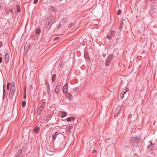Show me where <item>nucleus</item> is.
Wrapping results in <instances>:
<instances>
[{
  "label": "nucleus",
  "instance_id": "16",
  "mask_svg": "<svg viewBox=\"0 0 157 157\" xmlns=\"http://www.w3.org/2000/svg\"><path fill=\"white\" fill-rule=\"evenodd\" d=\"M45 80V85L47 87L48 90H49V85L48 83Z\"/></svg>",
  "mask_w": 157,
  "mask_h": 157
},
{
  "label": "nucleus",
  "instance_id": "44",
  "mask_svg": "<svg viewBox=\"0 0 157 157\" xmlns=\"http://www.w3.org/2000/svg\"><path fill=\"white\" fill-rule=\"evenodd\" d=\"M15 157H20L19 155H17Z\"/></svg>",
  "mask_w": 157,
  "mask_h": 157
},
{
  "label": "nucleus",
  "instance_id": "34",
  "mask_svg": "<svg viewBox=\"0 0 157 157\" xmlns=\"http://www.w3.org/2000/svg\"><path fill=\"white\" fill-rule=\"evenodd\" d=\"M38 1V0H34L33 3L34 4H36Z\"/></svg>",
  "mask_w": 157,
  "mask_h": 157
},
{
  "label": "nucleus",
  "instance_id": "41",
  "mask_svg": "<svg viewBox=\"0 0 157 157\" xmlns=\"http://www.w3.org/2000/svg\"><path fill=\"white\" fill-rule=\"evenodd\" d=\"M120 113V110H119V111L117 112V116L118 115V114H119Z\"/></svg>",
  "mask_w": 157,
  "mask_h": 157
},
{
  "label": "nucleus",
  "instance_id": "4",
  "mask_svg": "<svg viewBox=\"0 0 157 157\" xmlns=\"http://www.w3.org/2000/svg\"><path fill=\"white\" fill-rule=\"evenodd\" d=\"M52 24L49 21H48L46 22V25H45L46 29H49L51 27Z\"/></svg>",
  "mask_w": 157,
  "mask_h": 157
},
{
  "label": "nucleus",
  "instance_id": "7",
  "mask_svg": "<svg viewBox=\"0 0 157 157\" xmlns=\"http://www.w3.org/2000/svg\"><path fill=\"white\" fill-rule=\"evenodd\" d=\"M149 142L150 144L148 146V147L150 149L152 150L155 144L152 143L151 141H149Z\"/></svg>",
  "mask_w": 157,
  "mask_h": 157
},
{
  "label": "nucleus",
  "instance_id": "2",
  "mask_svg": "<svg viewBox=\"0 0 157 157\" xmlns=\"http://www.w3.org/2000/svg\"><path fill=\"white\" fill-rule=\"evenodd\" d=\"M113 54L110 55L108 56L107 59H106L105 63V66L107 67L109 66L111 60L113 59Z\"/></svg>",
  "mask_w": 157,
  "mask_h": 157
},
{
  "label": "nucleus",
  "instance_id": "5",
  "mask_svg": "<svg viewBox=\"0 0 157 157\" xmlns=\"http://www.w3.org/2000/svg\"><path fill=\"white\" fill-rule=\"evenodd\" d=\"M68 84L66 83L64 85L63 87V92L64 93L66 94L67 93V90Z\"/></svg>",
  "mask_w": 157,
  "mask_h": 157
},
{
  "label": "nucleus",
  "instance_id": "35",
  "mask_svg": "<svg viewBox=\"0 0 157 157\" xmlns=\"http://www.w3.org/2000/svg\"><path fill=\"white\" fill-rule=\"evenodd\" d=\"M9 12L11 13H12L13 12V9L12 8H10V10H9Z\"/></svg>",
  "mask_w": 157,
  "mask_h": 157
},
{
  "label": "nucleus",
  "instance_id": "3",
  "mask_svg": "<svg viewBox=\"0 0 157 157\" xmlns=\"http://www.w3.org/2000/svg\"><path fill=\"white\" fill-rule=\"evenodd\" d=\"M45 102H43L40 106L38 108V113L39 114H40L41 113L42 110L43 109L45 106Z\"/></svg>",
  "mask_w": 157,
  "mask_h": 157
},
{
  "label": "nucleus",
  "instance_id": "13",
  "mask_svg": "<svg viewBox=\"0 0 157 157\" xmlns=\"http://www.w3.org/2000/svg\"><path fill=\"white\" fill-rule=\"evenodd\" d=\"M128 91V88L125 87L124 89L122 90V93H123L124 94H125Z\"/></svg>",
  "mask_w": 157,
  "mask_h": 157
},
{
  "label": "nucleus",
  "instance_id": "22",
  "mask_svg": "<svg viewBox=\"0 0 157 157\" xmlns=\"http://www.w3.org/2000/svg\"><path fill=\"white\" fill-rule=\"evenodd\" d=\"M15 87H14V86H13L12 87H11L10 90V91L12 92H15Z\"/></svg>",
  "mask_w": 157,
  "mask_h": 157
},
{
  "label": "nucleus",
  "instance_id": "25",
  "mask_svg": "<svg viewBox=\"0 0 157 157\" xmlns=\"http://www.w3.org/2000/svg\"><path fill=\"white\" fill-rule=\"evenodd\" d=\"M123 23H121L120 25L119 29H122L123 28Z\"/></svg>",
  "mask_w": 157,
  "mask_h": 157
},
{
  "label": "nucleus",
  "instance_id": "31",
  "mask_svg": "<svg viewBox=\"0 0 157 157\" xmlns=\"http://www.w3.org/2000/svg\"><path fill=\"white\" fill-rule=\"evenodd\" d=\"M59 39H60V38L59 37H56L54 38V40H59Z\"/></svg>",
  "mask_w": 157,
  "mask_h": 157
},
{
  "label": "nucleus",
  "instance_id": "27",
  "mask_svg": "<svg viewBox=\"0 0 157 157\" xmlns=\"http://www.w3.org/2000/svg\"><path fill=\"white\" fill-rule=\"evenodd\" d=\"M121 13V10H118L117 11V14L118 15H120Z\"/></svg>",
  "mask_w": 157,
  "mask_h": 157
},
{
  "label": "nucleus",
  "instance_id": "15",
  "mask_svg": "<svg viewBox=\"0 0 157 157\" xmlns=\"http://www.w3.org/2000/svg\"><path fill=\"white\" fill-rule=\"evenodd\" d=\"M115 33V32L114 30H112L111 31L109 36L111 37H113L114 36Z\"/></svg>",
  "mask_w": 157,
  "mask_h": 157
},
{
  "label": "nucleus",
  "instance_id": "36",
  "mask_svg": "<svg viewBox=\"0 0 157 157\" xmlns=\"http://www.w3.org/2000/svg\"><path fill=\"white\" fill-rule=\"evenodd\" d=\"M2 42L0 41V48L2 46Z\"/></svg>",
  "mask_w": 157,
  "mask_h": 157
},
{
  "label": "nucleus",
  "instance_id": "8",
  "mask_svg": "<svg viewBox=\"0 0 157 157\" xmlns=\"http://www.w3.org/2000/svg\"><path fill=\"white\" fill-rule=\"evenodd\" d=\"M14 93L15 92L10 91L9 95V97L10 99L12 100L13 99Z\"/></svg>",
  "mask_w": 157,
  "mask_h": 157
},
{
  "label": "nucleus",
  "instance_id": "9",
  "mask_svg": "<svg viewBox=\"0 0 157 157\" xmlns=\"http://www.w3.org/2000/svg\"><path fill=\"white\" fill-rule=\"evenodd\" d=\"M39 130V128L38 126H36L34 129V132L35 134L38 133Z\"/></svg>",
  "mask_w": 157,
  "mask_h": 157
},
{
  "label": "nucleus",
  "instance_id": "39",
  "mask_svg": "<svg viewBox=\"0 0 157 157\" xmlns=\"http://www.w3.org/2000/svg\"><path fill=\"white\" fill-rule=\"evenodd\" d=\"M26 94H25L24 95V98L25 99H26Z\"/></svg>",
  "mask_w": 157,
  "mask_h": 157
},
{
  "label": "nucleus",
  "instance_id": "43",
  "mask_svg": "<svg viewBox=\"0 0 157 157\" xmlns=\"http://www.w3.org/2000/svg\"><path fill=\"white\" fill-rule=\"evenodd\" d=\"M48 94H49V93H50V90H48V91L47 92Z\"/></svg>",
  "mask_w": 157,
  "mask_h": 157
},
{
  "label": "nucleus",
  "instance_id": "23",
  "mask_svg": "<svg viewBox=\"0 0 157 157\" xmlns=\"http://www.w3.org/2000/svg\"><path fill=\"white\" fill-rule=\"evenodd\" d=\"M56 75L55 74H54L52 77V82H54L56 79Z\"/></svg>",
  "mask_w": 157,
  "mask_h": 157
},
{
  "label": "nucleus",
  "instance_id": "29",
  "mask_svg": "<svg viewBox=\"0 0 157 157\" xmlns=\"http://www.w3.org/2000/svg\"><path fill=\"white\" fill-rule=\"evenodd\" d=\"M73 25V23H71L68 25V27L69 28H71L72 26Z\"/></svg>",
  "mask_w": 157,
  "mask_h": 157
},
{
  "label": "nucleus",
  "instance_id": "28",
  "mask_svg": "<svg viewBox=\"0 0 157 157\" xmlns=\"http://www.w3.org/2000/svg\"><path fill=\"white\" fill-rule=\"evenodd\" d=\"M5 61L6 63L9 62V59L6 56H5Z\"/></svg>",
  "mask_w": 157,
  "mask_h": 157
},
{
  "label": "nucleus",
  "instance_id": "1",
  "mask_svg": "<svg viewBox=\"0 0 157 157\" xmlns=\"http://www.w3.org/2000/svg\"><path fill=\"white\" fill-rule=\"evenodd\" d=\"M130 143L133 146L139 147L142 144V140L139 136H132L131 138Z\"/></svg>",
  "mask_w": 157,
  "mask_h": 157
},
{
  "label": "nucleus",
  "instance_id": "32",
  "mask_svg": "<svg viewBox=\"0 0 157 157\" xmlns=\"http://www.w3.org/2000/svg\"><path fill=\"white\" fill-rule=\"evenodd\" d=\"M110 36L109 35H107L106 36V38L108 39L109 40H112L111 37H110Z\"/></svg>",
  "mask_w": 157,
  "mask_h": 157
},
{
  "label": "nucleus",
  "instance_id": "18",
  "mask_svg": "<svg viewBox=\"0 0 157 157\" xmlns=\"http://www.w3.org/2000/svg\"><path fill=\"white\" fill-rule=\"evenodd\" d=\"M22 151V148H20L18 151L17 155H19L21 153Z\"/></svg>",
  "mask_w": 157,
  "mask_h": 157
},
{
  "label": "nucleus",
  "instance_id": "12",
  "mask_svg": "<svg viewBox=\"0 0 157 157\" xmlns=\"http://www.w3.org/2000/svg\"><path fill=\"white\" fill-rule=\"evenodd\" d=\"M5 94H6V90H5V88L4 87V85H3V96H2V98H3V100H4L5 99Z\"/></svg>",
  "mask_w": 157,
  "mask_h": 157
},
{
  "label": "nucleus",
  "instance_id": "19",
  "mask_svg": "<svg viewBox=\"0 0 157 157\" xmlns=\"http://www.w3.org/2000/svg\"><path fill=\"white\" fill-rule=\"evenodd\" d=\"M26 104V102L25 101H23L22 103V106L23 108H24Z\"/></svg>",
  "mask_w": 157,
  "mask_h": 157
},
{
  "label": "nucleus",
  "instance_id": "38",
  "mask_svg": "<svg viewBox=\"0 0 157 157\" xmlns=\"http://www.w3.org/2000/svg\"><path fill=\"white\" fill-rule=\"evenodd\" d=\"M2 57H0V63H1L2 61Z\"/></svg>",
  "mask_w": 157,
  "mask_h": 157
},
{
  "label": "nucleus",
  "instance_id": "37",
  "mask_svg": "<svg viewBox=\"0 0 157 157\" xmlns=\"http://www.w3.org/2000/svg\"><path fill=\"white\" fill-rule=\"evenodd\" d=\"M71 121H74L75 120V118L74 117H71Z\"/></svg>",
  "mask_w": 157,
  "mask_h": 157
},
{
  "label": "nucleus",
  "instance_id": "30",
  "mask_svg": "<svg viewBox=\"0 0 157 157\" xmlns=\"http://www.w3.org/2000/svg\"><path fill=\"white\" fill-rule=\"evenodd\" d=\"M124 94L123 93H121L120 95V97L121 99H123L124 96Z\"/></svg>",
  "mask_w": 157,
  "mask_h": 157
},
{
  "label": "nucleus",
  "instance_id": "20",
  "mask_svg": "<svg viewBox=\"0 0 157 157\" xmlns=\"http://www.w3.org/2000/svg\"><path fill=\"white\" fill-rule=\"evenodd\" d=\"M67 115V113L65 112H63L62 114L61 115V117H65Z\"/></svg>",
  "mask_w": 157,
  "mask_h": 157
},
{
  "label": "nucleus",
  "instance_id": "42",
  "mask_svg": "<svg viewBox=\"0 0 157 157\" xmlns=\"http://www.w3.org/2000/svg\"><path fill=\"white\" fill-rule=\"evenodd\" d=\"M30 88H31L32 89L33 88V86L31 85H30Z\"/></svg>",
  "mask_w": 157,
  "mask_h": 157
},
{
  "label": "nucleus",
  "instance_id": "17",
  "mask_svg": "<svg viewBox=\"0 0 157 157\" xmlns=\"http://www.w3.org/2000/svg\"><path fill=\"white\" fill-rule=\"evenodd\" d=\"M17 8L16 10L15 11V12L16 13H18L20 11L21 8L19 5L17 6Z\"/></svg>",
  "mask_w": 157,
  "mask_h": 157
},
{
  "label": "nucleus",
  "instance_id": "21",
  "mask_svg": "<svg viewBox=\"0 0 157 157\" xmlns=\"http://www.w3.org/2000/svg\"><path fill=\"white\" fill-rule=\"evenodd\" d=\"M35 32H36V33L38 34H39L40 33L41 30L40 29L37 28L36 29V30L35 31Z\"/></svg>",
  "mask_w": 157,
  "mask_h": 157
},
{
  "label": "nucleus",
  "instance_id": "6",
  "mask_svg": "<svg viewBox=\"0 0 157 157\" xmlns=\"http://www.w3.org/2000/svg\"><path fill=\"white\" fill-rule=\"evenodd\" d=\"M59 133L58 131H56L53 134V135L52 137V140L54 141L55 140L56 137L57 136L59 135Z\"/></svg>",
  "mask_w": 157,
  "mask_h": 157
},
{
  "label": "nucleus",
  "instance_id": "33",
  "mask_svg": "<svg viewBox=\"0 0 157 157\" xmlns=\"http://www.w3.org/2000/svg\"><path fill=\"white\" fill-rule=\"evenodd\" d=\"M67 121L68 122H70L71 121V117H68L67 119Z\"/></svg>",
  "mask_w": 157,
  "mask_h": 157
},
{
  "label": "nucleus",
  "instance_id": "11",
  "mask_svg": "<svg viewBox=\"0 0 157 157\" xmlns=\"http://www.w3.org/2000/svg\"><path fill=\"white\" fill-rule=\"evenodd\" d=\"M67 98L69 100H71L73 98V96L72 95L70 94H67L66 95Z\"/></svg>",
  "mask_w": 157,
  "mask_h": 157
},
{
  "label": "nucleus",
  "instance_id": "45",
  "mask_svg": "<svg viewBox=\"0 0 157 157\" xmlns=\"http://www.w3.org/2000/svg\"><path fill=\"white\" fill-rule=\"evenodd\" d=\"M60 1H62V0H59Z\"/></svg>",
  "mask_w": 157,
  "mask_h": 157
},
{
  "label": "nucleus",
  "instance_id": "10",
  "mask_svg": "<svg viewBox=\"0 0 157 157\" xmlns=\"http://www.w3.org/2000/svg\"><path fill=\"white\" fill-rule=\"evenodd\" d=\"M60 86L58 84L56 86L55 92L58 94V93L59 91Z\"/></svg>",
  "mask_w": 157,
  "mask_h": 157
},
{
  "label": "nucleus",
  "instance_id": "24",
  "mask_svg": "<svg viewBox=\"0 0 157 157\" xmlns=\"http://www.w3.org/2000/svg\"><path fill=\"white\" fill-rule=\"evenodd\" d=\"M10 84H10V82L8 83L7 84V90H10Z\"/></svg>",
  "mask_w": 157,
  "mask_h": 157
},
{
  "label": "nucleus",
  "instance_id": "14",
  "mask_svg": "<svg viewBox=\"0 0 157 157\" xmlns=\"http://www.w3.org/2000/svg\"><path fill=\"white\" fill-rule=\"evenodd\" d=\"M73 126H69L67 128V129L66 130V131L70 133L71 132V130Z\"/></svg>",
  "mask_w": 157,
  "mask_h": 157
},
{
  "label": "nucleus",
  "instance_id": "40",
  "mask_svg": "<svg viewBox=\"0 0 157 157\" xmlns=\"http://www.w3.org/2000/svg\"><path fill=\"white\" fill-rule=\"evenodd\" d=\"M13 86H14V87H15V84L14 83H12L11 85V87H12Z\"/></svg>",
  "mask_w": 157,
  "mask_h": 157
},
{
  "label": "nucleus",
  "instance_id": "26",
  "mask_svg": "<svg viewBox=\"0 0 157 157\" xmlns=\"http://www.w3.org/2000/svg\"><path fill=\"white\" fill-rule=\"evenodd\" d=\"M88 53H87V54L85 53L84 54V56L85 57V58H86L87 60H88L89 59V57L87 55Z\"/></svg>",
  "mask_w": 157,
  "mask_h": 157
}]
</instances>
